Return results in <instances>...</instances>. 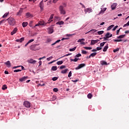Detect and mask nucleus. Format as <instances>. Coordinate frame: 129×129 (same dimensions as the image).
I'll return each instance as SVG.
<instances>
[{"label": "nucleus", "instance_id": "obj_1", "mask_svg": "<svg viewBox=\"0 0 129 129\" xmlns=\"http://www.w3.org/2000/svg\"><path fill=\"white\" fill-rule=\"evenodd\" d=\"M52 21L53 20H48V21L47 22V23H45V22H44V21L41 20L40 21H39L37 24H36L34 27H40V26H46L47 25V24H50V23H51V22H52Z\"/></svg>", "mask_w": 129, "mask_h": 129}, {"label": "nucleus", "instance_id": "obj_2", "mask_svg": "<svg viewBox=\"0 0 129 129\" xmlns=\"http://www.w3.org/2000/svg\"><path fill=\"white\" fill-rule=\"evenodd\" d=\"M7 21H8V24L10 26H14V25H16V20L13 17H9L7 19Z\"/></svg>", "mask_w": 129, "mask_h": 129}, {"label": "nucleus", "instance_id": "obj_3", "mask_svg": "<svg viewBox=\"0 0 129 129\" xmlns=\"http://www.w3.org/2000/svg\"><path fill=\"white\" fill-rule=\"evenodd\" d=\"M59 11L60 12V15H65L66 14V11L64 9V7L63 6H60L59 7Z\"/></svg>", "mask_w": 129, "mask_h": 129}, {"label": "nucleus", "instance_id": "obj_4", "mask_svg": "<svg viewBox=\"0 0 129 129\" xmlns=\"http://www.w3.org/2000/svg\"><path fill=\"white\" fill-rule=\"evenodd\" d=\"M27 62L29 63V64H32L34 65V64H36V63H37V60L30 58L27 60Z\"/></svg>", "mask_w": 129, "mask_h": 129}, {"label": "nucleus", "instance_id": "obj_5", "mask_svg": "<svg viewBox=\"0 0 129 129\" xmlns=\"http://www.w3.org/2000/svg\"><path fill=\"white\" fill-rule=\"evenodd\" d=\"M23 105H24L25 107H27V108L31 107V103H29V102L28 101H24L23 103Z\"/></svg>", "mask_w": 129, "mask_h": 129}, {"label": "nucleus", "instance_id": "obj_6", "mask_svg": "<svg viewBox=\"0 0 129 129\" xmlns=\"http://www.w3.org/2000/svg\"><path fill=\"white\" fill-rule=\"evenodd\" d=\"M83 67H85V63L80 64L77 68H76V70H78L79 69H81V68H83Z\"/></svg>", "mask_w": 129, "mask_h": 129}, {"label": "nucleus", "instance_id": "obj_7", "mask_svg": "<svg viewBox=\"0 0 129 129\" xmlns=\"http://www.w3.org/2000/svg\"><path fill=\"white\" fill-rule=\"evenodd\" d=\"M84 12L85 14L87 13H88L89 14H90V13H92L93 10L91 8H87V9H85Z\"/></svg>", "mask_w": 129, "mask_h": 129}, {"label": "nucleus", "instance_id": "obj_8", "mask_svg": "<svg viewBox=\"0 0 129 129\" xmlns=\"http://www.w3.org/2000/svg\"><path fill=\"white\" fill-rule=\"evenodd\" d=\"M47 30L48 34H52V33L54 32L52 27H49L47 29Z\"/></svg>", "mask_w": 129, "mask_h": 129}, {"label": "nucleus", "instance_id": "obj_9", "mask_svg": "<svg viewBox=\"0 0 129 129\" xmlns=\"http://www.w3.org/2000/svg\"><path fill=\"white\" fill-rule=\"evenodd\" d=\"M99 42V40L97 39V40H93L92 39L91 41V45H95V44H96V43Z\"/></svg>", "mask_w": 129, "mask_h": 129}, {"label": "nucleus", "instance_id": "obj_10", "mask_svg": "<svg viewBox=\"0 0 129 129\" xmlns=\"http://www.w3.org/2000/svg\"><path fill=\"white\" fill-rule=\"evenodd\" d=\"M39 7L40 8V10H43L44 9V1H42L39 3Z\"/></svg>", "mask_w": 129, "mask_h": 129}, {"label": "nucleus", "instance_id": "obj_11", "mask_svg": "<svg viewBox=\"0 0 129 129\" xmlns=\"http://www.w3.org/2000/svg\"><path fill=\"white\" fill-rule=\"evenodd\" d=\"M28 78V77H23L19 79L20 81L21 82H24V81H26Z\"/></svg>", "mask_w": 129, "mask_h": 129}, {"label": "nucleus", "instance_id": "obj_12", "mask_svg": "<svg viewBox=\"0 0 129 129\" xmlns=\"http://www.w3.org/2000/svg\"><path fill=\"white\" fill-rule=\"evenodd\" d=\"M36 46H37V45H31L30 46V49L31 50H32L33 51H36V50H37V49H36Z\"/></svg>", "mask_w": 129, "mask_h": 129}, {"label": "nucleus", "instance_id": "obj_13", "mask_svg": "<svg viewBox=\"0 0 129 129\" xmlns=\"http://www.w3.org/2000/svg\"><path fill=\"white\" fill-rule=\"evenodd\" d=\"M5 64L7 65L8 68H10V67H11V61L8 60L7 62H5Z\"/></svg>", "mask_w": 129, "mask_h": 129}, {"label": "nucleus", "instance_id": "obj_14", "mask_svg": "<svg viewBox=\"0 0 129 129\" xmlns=\"http://www.w3.org/2000/svg\"><path fill=\"white\" fill-rule=\"evenodd\" d=\"M106 11V8H101V10L100 12L99 15H100L101 14H103V13H104Z\"/></svg>", "mask_w": 129, "mask_h": 129}, {"label": "nucleus", "instance_id": "obj_15", "mask_svg": "<svg viewBox=\"0 0 129 129\" xmlns=\"http://www.w3.org/2000/svg\"><path fill=\"white\" fill-rule=\"evenodd\" d=\"M17 31H18V28H14L13 31L11 32L12 36H13V35H14V34H16Z\"/></svg>", "mask_w": 129, "mask_h": 129}, {"label": "nucleus", "instance_id": "obj_16", "mask_svg": "<svg viewBox=\"0 0 129 129\" xmlns=\"http://www.w3.org/2000/svg\"><path fill=\"white\" fill-rule=\"evenodd\" d=\"M116 4L114 3L113 5H112L111 6V10H112V11H113V10H115V8H116Z\"/></svg>", "mask_w": 129, "mask_h": 129}, {"label": "nucleus", "instance_id": "obj_17", "mask_svg": "<svg viewBox=\"0 0 129 129\" xmlns=\"http://www.w3.org/2000/svg\"><path fill=\"white\" fill-rule=\"evenodd\" d=\"M105 37L108 38H111V37H112V34H110V33H109V32H107L105 35Z\"/></svg>", "mask_w": 129, "mask_h": 129}, {"label": "nucleus", "instance_id": "obj_18", "mask_svg": "<svg viewBox=\"0 0 129 129\" xmlns=\"http://www.w3.org/2000/svg\"><path fill=\"white\" fill-rule=\"evenodd\" d=\"M25 40V38L22 37L20 39H17L16 42H20V43H22L23 41Z\"/></svg>", "mask_w": 129, "mask_h": 129}, {"label": "nucleus", "instance_id": "obj_19", "mask_svg": "<svg viewBox=\"0 0 129 129\" xmlns=\"http://www.w3.org/2000/svg\"><path fill=\"white\" fill-rule=\"evenodd\" d=\"M78 60H79V58H75L74 59H72V58L70 59L71 62H77Z\"/></svg>", "mask_w": 129, "mask_h": 129}, {"label": "nucleus", "instance_id": "obj_20", "mask_svg": "<svg viewBox=\"0 0 129 129\" xmlns=\"http://www.w3.org/2000/svg\"><path fill=\"white\" fill-rule=\"evenodd\" d=\"M107 49H108V44H107L103 48V52H106L107 50Z\"/></svg>", "mask_w": 129, "mask_h": 129}, {"label": "nucleus", "instance_id": "obj_21", "mask_svg": "<svg viewBox=\"0 0 129 129\" xmlns=\"http://www.w3.org/2000/svg\"><path fill=\"white\" fill-rule=\"evenodd\" d=\"M90 32H91V33H95V32H97V30L96 29H92L90 31H89V32L86 33V34H88V33H90Z\"/></svg>", "mask_w": 129, "mask_h": 129}, {"label": "nucleus", "instance_id": "obj_22", "mask_svg": "<svg viewBox=\"0 0 129 129\" xmlns=\"http://www.w3.org/2000/svg\"><path fill=\"white\" fill-rule=\"evenodd\" d=\"M67 71H68V69H66L65 70H62L61 72V73L62 74H66V73H67Z\"/></svg>", "mask_w": 129, "mask_h": 129}, {"label": "nucleus", "instance_id": "obj_23", "mask_svg": "<svg viewBox=\"0 0 129 129\" xmlns=\"http://www.w3.org/2000/svg\"><path fill=\"white\" fill-rule=\"evenodd\" d=\"M101 65H107V62L104 60L101 61L100 62Z\"/></svg>", "mask_w": 129, "mask_h": 129}, {"label": "nucleus", "instance_id": "obj_24", "mask_svg": "<svg viewBox=\"0 0 129 129\" xmlns=\"http://www.w3.org/2000/svg\"><path fill=\"white\" fill-rule=\"evenodd\" d=\"M114 27V25H111L107 28V31H110L111 29H112Z\"/></svg>", "mask_w": 129, "mask_h": 129}, {"label": "nucleus", "instance_id": "obj_25", "mask_svg": "<svg viewBox=\"0 0 129 129\" xmlns=\"http://www.w3.org/2000/svg\"><path fill=\"white\" fill-rule=\"evenodd\" d=\"M124 37H125V34H123V35H120V36H118L117 38V39H122V38H124Z\"/></svg>", "mask_w": 129, "mask_h": 129}, {"label": "nucleus", "instance_id": "obj_26", "mask_svg": "<svg viewBox=\"0 0 129 129\" xmlns=\"http://www.w3.org/2000/svg\"><path fill=\"white\" fill-rule=\"evenodd\" d=\"M56 25H64V22L63 21H58L57 22H56Z\"/></svg>", "mask_w": 129, "mask_h": 129}, {"label": "nucleus", "instance_id": "obj_27", "mask_svg": "<svg viewBox=\"0 0 129 129\" xmlns=\"http://www.w3.org/2000/svg\"><path fill=\"white\" fill-rule=\"evenodd\" d=\"M27 26H28V22H23L22 23V26L23 28L27 27Z\"/></svg>", "mask_w": 129, "mask_h": 129}, {"label": "nucleus", "instance_id": "obj_28", "mask_svg": "<svg viewBox=\"0 0 129 129\" xmlns=\"http://www.w3.org/2000/svg\"><path fill=\"white\" fill-rule=\"evenodd\" d=\"M59 42H61V40H57L54 43L51 44V46H54V45H56V44H57V43H59Z\"/></svg>", "mask_w": 129, "mask_h": 129}, {"label": "nucleus", "instance_id": "obj_29", "mask_svg": "<svg viewBox=\"0 0 129 129\" xmlns=\"http://www.w3.org/2000/svg\"><path fill=\"white\" fill-rule=\"evenodd\" d=\"M76 48H77V47L75 46L73 48H70L69 51H70V52H73V51H75V50H76Z\"/></svg>", "mask_w": 129, "mask_h": 129}, {"label": "nucleus", "instance_id": "obj_30", "mask_svg": "<svg viewBox=\"0 0 129 129\" xmlns=\"http://www.w3.org/2000/svg\"><path fill=\"white\" fill-rule=\"evenodd\" d=\"M51 70H53V71H56V70H57V66L52 67Z\"/></svg>", "mask_w": 129, "mask_h": 129}, {"label": "nucleus", "instance_id": "obj_31", "mask_svg": "<svg viewBox=\"0 0 129 129\" xmlns=\"http://www.w3.org/2000/svg\"><path fill=\"white\" fill-rule=\"evenodd\" d=\"M92 94H91V93L88 94L87 95L88 98H89V99H91L92 98Z\"/></svg>", "mask_w": 129, "mask_h": 129}, {"label": "nucleus", "instance_id": "obj_32", "mask_svg": "<svg viewBox=\"0 0 129 129\" xmlns=\"http://www.w3.org/2000/svg\"><path fill=\"white\" fill-rule=\"evenodd\" d=\"M85 41V39L84 38L80 39L78 40V43H80L81 42H84Z\"/></svg>", "mask_w": 129, "mask_h": 129}, {"label": "nucleus", "instance_id": "obj_33", "mask_svg": "<svg viewBox=\"0 0 129 129\" xmlns=\"http://www.w3.org/2000/svg\"><path fill=\"white\" fill-rule=\"evenodd\" d=\"M56 64L57 65H61L62 64H63V61L62 60H60V61H58L56 62Z\"/></svg>", "mask_w": 129, "mask_h": 129}, {"label": "nucleus", "instance_id": "obj_34", "mask_svg": "<svg viewBox=\"0 0 129 129\" xmlns=\"http://www.w3.org/2000/svg\"><path fill=\"white\" fill-rule=\"evenodd\" d=\"M26 15V17H27V18H30L32 17V14H31L30 13H27Z\"/></svg>", "mask_w": 129, "mask_h": 129}, {"label": "nucleus", "instance_id": "obj_35", "mask_svg": "<svg viewBox=\"0 0 129 129\" xmlns=\"http://www.w3.org/2000/svg\"><path fill=\"white\" fill-rule=\"evenodd\" d=\"M97 54V53L96 52H94V53H91V54L90 55V56L91 57H94V56H95Z\"/></svg>", "mask_w": 129, "mask_h": 129}, {"label": "nucleus", "instance_id": "obj_36", "mask_svg": "<svg viewBox=\"0 0 129 129\" xmlns=\"http://www.w3.org/2000/svg\"><path fill=\"white\" fill-rule=\"evenodd\" d=\"M22 13H23V11L19 10V11L17 13V16H21V14H22Z\"/></svg>", "mask_w": 129, "mask_h": 129}, {"label": "nucleus", "instance_id": "obj_37", "mask_svg": "<svg viewBox=\"0 0 129 129\" xmlns=\"http://www.w3.org/2000/svg\"><path fill=\"white\" fill-rule=\"evenodd\" d=\"M7 88H8V87H7V86L6 85H4L2 87L3 90H6V89H7Z\"/></svg>", "mask_w": 129, "mask_h": 129}, {"label": "nucleus", "instance_id": "obj_38", "mask_svg": "<svg viewBox=\"0 0 129 129\" xmlns=\"http://www.w3.org/2000/svg\"><path fill=\"white\" fill-rule=\"evenodd\" d=\"M103 33H104V31H98L97 34L98 35H102V34Z\"/></svg>", "mask_w": 129, "mask_h": 129}, {"label": "nucleus", "instance_id": "obj_39", "mask_svg": "<svg viewBox=\"0 0 129 129\" xmlns=\"http://www.w3.org/2000/svg\"><path fill=\"white\" fill-rule=\"evenodd\" d=\"M118 51H119V48H117L114 49L113 50V52H114V53H115L116 52H118Z\"/></svg>", "mask_w": 129, "mask_h": 129}, {"label": "nucleus", "instance_id": "obj_40", "mask_svg": "<svg viewBox=\"0 0 129 129\" xmlns=\"http://www.w3.org/2000/svg\"><path fill=\"white\" fill-rule=\"evenodd\" d=\"M84 48L86 50H91V49H92V47H84Z\"/></svg>", "mask_w": 129, "mask_h": 129}, {"label": "nucleus", "instance_id": "obj_41", "mask_svg": "<svg viewBox=\"0 0 129 129\" xmlns=\"http://www.w3.org/2000/svg\"><path fill=\"white\" fill-rule=\"evenodd\" d=\"M9 16V13H5L4 16H3V18H7V16Z\"/></svg>", "mask_w": 129, "mask_h": 129}, {"label": "nucleus", "instance_id": "obj_42", "mask_svg": "<svg viewBox=\"0 0 129 129\" xmlns=\"http://www.w3.org/2000/svg\"><path fill=\"white\" fill-rule=\"evenodd\" d=\"M114 42H122V39H114Z\"/></svg>", "mask_w": 129, "mask_h": 129}, {"label": "nucleus", "instance_id": "obj_43", "mask_svg": "<svg viewBox=\"0 0 129 129\" xmlns=\"http://www.w3.org/2000/svg\"><path fill=\"white\" fill-rule=\"evenodd\" d=\"M57 79H58V78L56 77H54L52 78V80H53V81H56V80H57Z\"/></svg>", "mask_w": 129, "mask_h": 129}, {"label": "nucleus", "instance_id": "obj_44", "mask_svg": "<svg viewBox=\"0 0 129 129\" xmlns=\"http://www.w3.org/2000/svg\"><path fill=\"white\" fill-rule=\"evenodd\" d=\"M71 76H72V72L71 71H70L69 73L68 77L70 78V77H71Z\"/></svg>", "mask_w": 129, "mask_h": 129}, {"label": "nucleus", "instance_id": "obj_45", "mask_svg": "<svg viewBox=\"0 0 129 129\" xmlns=\"http://www.w3.org/2000/svg\"><path fill=\"white\" fill-rule=\"evenodd\" d=\"M76 57L77 58H78L79 57H81V54L79 53L78 54H76V56H75V58Z\"/></svg>", "mask_w": 129, "mask_h": 129}, {"label": "nucleus", "instance_id": "obj_46", "mask_svg": "<svg viewBox=\"0 0 129 129\" xmlns=\"http://www.w3.org/2000/svg\"><path fill=\"white\" fill-rule=\"evenodd\" d=\"M82 53L86 54H87V51H86L85 50H82Z\"/></svg>", "mask_w": 129, "mask_h": 129}, {"label": "nucleus", "instance_id": "obj_47", "mask_svg": "<svg viewBox=\"0 0 129 129\" xmlns=\"http://www.w3.org/2000/svg\"><path fill=\"white\" fill-rule=\"evenodd\" d=\"M51 59H53V56H51L46 58L47 61H50V60H51Z\"/></svg>", "mask_w": 129, "mask_h": 129}, {"label": "nucleus", "instance_id": "obj_48", "mask_svg": "<svg viewBox=\"0 0 129 129\" xmlns=\"http://www.w3.org/2000/svg\"><path fill=\"white\" fill-rule=\"evenodd\" d=\"M22 71V70H15L14 71V72L16 73V72H21Z\"/></svg>", "mask_w": 129, "mask_h": 129}, {"label": "nucleus", "instance_id": "obj_49", "mask_svg": "<svg viewBox=\"0 0 129 129\" xmlns=\"http://www.w3.org/2000/svg\"><path fill=\"white\" fill-rule=\"evenodd\" d=\"M105 43H106V42H103L101 43H100L101 47H103V46H104V44H105Z\"/></svg>", "mask_w": 129, "mask_h": 129}, {"label": "nucleus", "instance_id": "obj_50", "mask_svg": "<svg viewBox=\"0 0 129 129\" xmlns=\"http://www.w3.org/2000/svg\"><path fill=\"white\" fill-rule=\"evenodd\" d=\"M117 28H118V26L116 25L113 28V29H112V31H115L116 29H117Z\"/></svg>", "mask_w": 129, "mask_h": 129}, {"label": "nucleus", "instance_id": "obj_51", "mask_svg": "<svg viewBox=\"0 0 129 129\" xmlns=\"http://www.w3.org/2000/svg\"><path fill=\"white\" fill-rule=\"evenodd\" d=\"M66 67V66H61L60 67L59 69H60V70L64 69V68H65Z\"/></svg>", "mask_w": 129, "mask_h": 129}, {"label": "nucleus", "instance_id": "obj_52", "mask_svg": "<svg viewBox=\"0 0 129 129\" xmlns=\"http://www.w3.org/2000/svg\"><path fill=\"white\" fill-rule=\"evenodd\" d=\"M53 91H54V92H57V91H58V89H57V88H53Z\"/></svg>", "mask_w": 129, "mask_h": 129}, {"label": "nucleus", "instance_id": "obj_53", "mask_svg": "<svg viewBox=\"0 0 129 129\" xmlns=\"http://www.w3.org/2000/svg\"><path fill=\"white\" fill-rule=\"evenodd\" d=\"M72 53H68V54H67L64 55L62 57H67V56H70V55H72Z\"/></svg>", "mask_w": 129, "mask_h": 129}, {"label": "nucleus", "instance_id": "obj_54", "mask_svg": "<svg viewBox=\"0 0 129 129\" xmlns=\"http://www.w3.org/2000/svg\"><path fill=\"white\" fill-rule=\"evenodd\" d=\"M32 42H34V39H31L28 42V44H30V43H32Z\"/></svg>", "mask_w": 129, "mask_h": 129}, {"label": "nucleus", "instance_id": "obj_55", "mask_svg": "<svg viewBox=\"0 0 129 129\" xmlns=\"http://www.w3.org/2000/svg\"><path fill=\"white\" fill-rule=\"evenodd\" d=\"M101 49H102V47H97V51H99V50H101Z\"/></svg>", "mask_w": 129, "mask_h": 129}, {"label": "nucleus", "instance_id": "obj_56", "mask_svg": "<svg viewBox=\"0 0 129 129\" xmlns=\"http://www.w3.org/2000/svg\"><path fill=\"white\" fill-rule=\"evenodd\" d=\"M80 5H81V6H82V8H84V9H85V6H84V5H83L82 3H80Z\"/></svg>", "mask_w": 129, "mask_h": 129}, {"label": "nucleus", "instance_id": "obj_57", "mask_svg": "<svg viewBox=\"0 0 129 129\" xmlns=\"http://www.w3.org/2000/svg\"><path fill=\"white\" fill-rule=\"evenodd\" d=\"M56 98H57V97H56V96H52V100H55L56 99Z\"/></svg>", "mask_w": 129, "mask_h": 129}, {"label": "nucleus", "instance_id": "obj_58", "mask_svg": "<svg viewBox=\"0 0 129 129\" xmlns=\"http://www.w3.org/2000/svg\"><path fill=\"white\" fill-rule=\"evenodd\" d=\"M120 29H121V28H120L119 30H117L116 31V35H119V31H120Z\"/></svg>", "mask_w": 129, "mask_h": 129}, {"label": "nucleus", "instance_id": "obj_59", "mask_svg": "<svg viewBox=\"0 0 129 129\" xmlns=\"http://www.w3.org/2000/svg\"><path fill=\"white\" fill-rule=\"evenodd\" d=\"M104 39V41H107V39H108V38H107L106 36H105V37H103Z\"/></svg>", "mask_w": 129, "mask_h": 129}, {"label": "nucleus", "instance_id": "obj_60", "mask_svg": "<svg viewBox=\"0 0 129 129\" xmlns=\"http://www.w3.org/2000/svg\"><path fill=\"white\" fill-rule=\"evenodd\" d=\"M19 67H21V66H18L14 67H13V69H17V68H19Z\"/></svg>", "mask_w": 129, "mask_h": 129}, {"label": "nucleus", "instance_id": "obj_61", "mask_svg": "<svg viewBox=\"0 0 129 129\" xmlns=\"http://www.w3.org/2000/svg\"><path fill=\"white\" fill-rule=\"evenodd\" d=\"M53 14H52L50 17V18H49V20H53Z\"/></svg>", "mask_w": 129, "mask_h": 129}, {"label": "nucleus", "instance_id": "obj_62", "mask_svg": "<svg viewBox=\"0 0 129 129\" xmlns=\"http://www.w3.org/2000/svg\"><path fill=\"white\" fill-rule=\"evenodd\" d=\"M29 2H33V3H35V2H37V0H29Z\"/></svg>", "mask_w": 129, "mask_h": 129}, {"label": "nucleus", "instance_id": "obj_63", "mask_svg": "<svg viewBox=\"0 0 129 129\" xmlns=\"http://www.w3.org/2000/svg\"><path fill=\"white\" fill-rule=\"evenodd\" d=\"M47 42H51V41H52V40H51V39H50V38H48L47 39Z\"/></svg>", "mask_w": 129, "mask_h": 129}, {"label": "nucleus", "instance_id": "obj_64", "mask_svg": "<svg viewBox=\"0 0 129 129\" xmlns=\"http://www.w3.org/2000/svg\"><path fill=\"white\" fill-rule=\"evenodd\" d=\"M5 74H9V72L7 71H5Z\"/></svg>", "mask_w": 129, "mask_h": 129}]
</instances>
